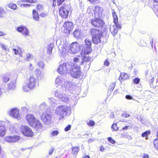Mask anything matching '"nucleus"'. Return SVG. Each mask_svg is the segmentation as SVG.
<instances>
[{"label":"nucleus","mask_w":158,"mask_h":158,"mask_svg":"<svg viewBox=\"0 0 158 158\" xmlns=\"http://www.w3.org/2000/svg\"><path fill=\"white\" fill-rule=\"evenodd\" d=\"M126 98L128 100H131L133 98L130 95H127L125 96Z\"/></svg>","instance_id":"obj_56"},{"label":"nucleus","mask_w":158,"mask_h":158,"mask_svg":"<svg viewBox=\"0 0 158 158\" xmlns=\"http://www.w3.org/2000/svg\"><path fill=\"white\" fill-rule=\"evenodd\" d=\"M47 15V14L45 13L42 12L40 14V16L43 17H45Z\"/></svg>","instance_id":"obj_55"},{"label":"nucleus","mask_w":158,"mask_h":158,"mask_svg":"<svg viewBox=\"0 0 158 158\" xmlns=\"http://www.w3.org/2000/svg\"><path fill=\"white\" fill-rule=\"evenodd\" d=\"M16 87V82H11L8 84L7 88L9 89H14Z\"/></svg>","instance_id":"obj_26"},{"label":"nucleus","mask_w":158,"mask_h":158,"mask_svg":"<svg viewBox=\"0 0 158 158\" xmlns=\"http://www.w3.org/2000/svg\"><path fill=\"white\" fill-rule=\"evenodd\" d=\"M9 114L13 118L19 120L21 119L19 110L17 108L12 109L9 112Z\"/></svg>","instance_id":"obj_9"},{"label":"nucleus","mask_w":158,"mask_h":158,"mask_svg":"<svg viewBox=\"0 0 158 158\" xmlns=\"http://www.w3.org/2000/svg\"><path fill=\"white\" fill-rule=\"evenodd\" d=\"M68 44L67 42H65L62 45H60L59 46V50L62 54H64L66 52Z\"/></svg>","instance_id":"obj_20"},{"label":"nucleus","mask_w":158,"mask_h":158,"mask_svg":"<svg viewBox=\"0 0 158 158\" xmlns=\"http://www.w3.org/2000/svg\"><path fill=\"white\" fill-rule=\"evenodd\" d=\"M20 137L17 135L8 136L4 138L5 140L7 142L10 143L16 142L19 140Z\"/></svg>","instance_id":"obj_12"},{"label":"nucleus","mask_w":158,"mask_h":158,"mask_svg":"<svg viewBox=\"0 0 158 158\" xmlns=\"http://www.w3.org/2000/svg\"><path fill=\"white\" fill-rule=\"evenodd\" d=\"M20 129L22 133L25 136L32 137L34 135V133L31 129L27 126L22 125L21 126Z\"/></svg>","instance_id":"obj_5"},{"label":"nucleus","mask_w":158,"mask_h":158,"mask_svg":"<svg viewBox=\"0 0 158 158\" xmlns=\"http://www.w3.org/2000/svg\"><path fill=\"white\" fill-rule=\"evenodd\" d=\"M155 147L157 149H158V139L155 138L153 141Z\"/></svg>","instance_id":"obj_42"},{"label":"nucleus","mask_w":158,"mask_h":158,"mask_svg":"<svg viewBox=\"0 0 158 158\" xmlns=\"http://www.w3.org/2000/svg\"><path fill=\"white\" fill-rule=\"evenodd\" d=\"M113 18L114 24L111 25L110 31L113 36H115L117 33L118 30L121 28L120 25L118 23V18L114 11L112 13Z\"/></svg>","instance_id":"obj_3"},{"label":"nucleus","mask_w":158,"mask_h":158,"mask_svg":"<svg viewBox=\"0 0 158 158\" xmlns=\"http://www.w3.org/2000/svg\"><path fill=\"white\" fill-rule=\"evenodd\" d=\"M91 32L92 37H94V36H101L102 35L101 31L95 28H92L91 30Z\"/></svg>","instance_id":"obj_22"},{"label":"nucleus","mask_w":158,"mask_h":158,"mask_svg":"<svg viewBox=\"0 0 158 158\" xmlns=\"http://www.w3.org/2000/svg\"><path fill=\"white\" fill-rule=\"evenodd\" d=\"M115 83H112L110 84L109 87V89L110 90L112 91L114 89L115 86Z\"/></svg>","instance_id":"obj_43"},{"label":"nucleus","mask_w":158,"mask_h":158,"mask_svg":"<svg viewBox=\"0 0 158 158\" xmlns=\"http://www.w3.org/2000/svg\"><path fill=\"white\" fill-rule=\"evenodd\" d=\"M104 150H105V148L103 146H100V150L101 151L103 152L104 151Z\"/></svg>","instance_id":"obj_64"},{"label":"nucleus","mask_w":158,"mask_h":158,"mask_svg":"<svg viewBox=\"0 0 158 158\" xmlns=\"http://www.w3.org/2000/svg\"><path fill=\"white\" fill-rule=\"evenodd\" d=\"M142 158H149V156L147 154H144L142 156Z\"/></svg>","instance_id":"obj_63"},{"label":"nucleus","mask_w":158,"mask_h":158,"mask_svg":"<svg viewBox=\"0 0 158 158\" xmlns=\"http://www.w3.org/2000/svg\"><path fill=\"white\" fill-rule=\"evenodd\" d=\"M1 47L2 49L5 51L7 50L6 46L4 45V44H2Z\"/></svg>","instance_id":"obj_61"},{"label":"nucleus","mask_w":158,"mask_h":158,"mask_svg":"<svg viewBox=\"0 0 158 158\" xmlns=\"http://www.w3.org/2000/svg\"><path fill=\"white\" fill-rule=\"evenodd\" d=\"M29 69L31 70H32L34 68V67L33 65L31 63L30 64L29 66Z\"/></svg>","instance_id":"obj_58"},{"label":"nucleus","mask_w":158,"mask_h":158,"mask_svg":"<svg viewBox=\"0 0 158 158\" xmlns=\"http://www.w3.org/2000/svg\"><path fill=\"white\" fill-rule=\"evenodd\" d=\"M87 124L90 126H92L94 125V122L93 121L90 120L89 122L87 123Z\"/></svg>","instance_id":"obj_51"},{"label":"nucleus","mask_w":158,"mask_h":158,"mask_svg":"<svg viewBox=\"0 0 158 158\" xmlns=\"http://www.w3.org/2000/svg\"><path fill=\"white\" fill-rule=\"evenodd\" d=\"M70 107L66 105H61L58 106L55 110V114L58 116L63 118L64 115H66L71 113Z\"/></svg>","instance_id":"obj_2"},{"label":"nucleus","mask_w":158,"mask_h":158,"mask_svg":"<svg viewBox=\"0 0 158 158\" xmlns=\"http://www.w3.org/2000/svg\"><path fill=\"white\" fill-rule=\"evenodd\" d=\"M84 47H83V48L82 49V52L81 54L82 55V54L85 55V54H88L92 51L91 47L89 46H87L86 45H84Z\"/></svg>","instance_id":"obj_21"},{"label":"nucleus","mask_w":158,"mask_h":158,"mask_svg":"<svg viewBox=\"0 0 158 158\" xmlns=\"http://www.w3.org/2000/svg\"><path fill=\"white\" fill-rule=\"evenodd\" d=\"M108 141L112 144H114L116 142L115 140L112 139L111 137H109L108 138Z\"/></svg>","instance_id":"obj_47"},{"label":"nucleus","mask_w":158,"mask_h":158,"mask_svg":"<svg viewBox=\"0 0 158 158\" xmlns=\"http://www.w3.org/2000/svg\"><path fill=\"white\" fill-rule=\"evenodd\" d=\"M37 10L38 11H42L44 10L43 6L40 4L38 5L37 6Z\"/></svg>","instance_id":"obj_44"},{"label":"nucleus","mask_w":158,"mask_h":158,"mask_svg":"<svg viewBox=\"0 0 158 158\" xmlns=\"http://www.w3.org/2000/svg\"><path fill=\"white\" fill-rule=\"evenodd\" d=\"M41 119L46 124H48L51 122V117L48 113L43 112L41 115Z\"/></svg>","instance_id":"obj_15"},{"label":"nucleus","mask_w":158,"mask_h":158,"mask_svg":"<svg viewBox=\"0 0 158 158\" xmlns=\"http://www.w3.org/2000/svg\"><path fill=\"white\" fill-rule=\"evenodd\" d=\"M56 83L58 85L65 87V85L66 83L65 79L61 76H58L56 79Z\"/></svg>","instance_id":"obj_19"},{"label":"nucleus","mask_w":158,"mask_h":158,"mask_svg":"<svg viewBox=\"0 0 158 158\" xmlns=\"http://www.w3.org/2000/svg\"><path fill=\"white\" fill-rule=\"evenodd\" d=\"M38 65L39 66L40 69L42 70L44 69V64L43 61H40L38 63Z\"/></svg>","instance_id":"obj_36"},{"label":"nucleus","mask_w":158,"mask_h":158,"mask_svg":"<svg viewBox=\"0 0 158 158\" xmlns=\"http://www.w3.org/2000/svg\"><path fill=\"white\" fill-rule=\"evenodd\" d=\"M73 28V23L71 22H66L63 25L64 32L66 33H70Z\"/></svg>","instance_id":"obj_8"},{"label":"nucleus","mask_w":158,"mask_h":158,"mask_svg":"<svg viewBox=\"0 0 158 158\" xmlns=\"http://www.w3.org/2000/svg\"><path fill=\"white\" fill-rule=\"evenodd\" d=\"M99 17L95 18L94 19H92L90 22L92 25L98 27H102L104 24V22Z\"/></svg>","instance_id":"obj_7"},{"label":"nucleus","mask_w":158,"mask_h":158,"mask_svg":"<svg viewBox=\"0 0 158 158\" xmlns=\"http://www.w3.org/2000/svg\"><path fill=\"white\" fill-rule=\"evenodd\" d=\"M23 90L26 92H27L32 89L30 88L27 83L23 85L22 87Z\"/></svg>","instance_id":"obj_30"},{"label":"nucleus","mask_w":158,"mask_h":158,"mask_svg":"<svg viewBox=\"0 0 158 158\" xmlns=\"http://www.w3.org/2000/svg\"><path fill=\"white\" fill-rule=\"evenodd\" d=\"M34 73L38 80H41L44 77V73L42 70L37 69L34 70Z\"/></svg>","instance_id":"obj_14"},{"label":"nucleus","mask_w":158,"mask_h":158,"mask_svg":"<svg viewBox=\"0 0 158 158\" xmlns=\"http://www.w3.org/2000/svg\"><path fill=\"white\" fill-rule=\"evenodd\" d=\"M59 133V131L57 130H54L52 131L51 133V137H54L57 136Z\"/></svg>","instance_id":"obj_39"},{"label":"nucleus","mask_w":158,"mask_h":158,"mask_svg":"<svg viewBox=\"0 0 158 158\" xmlns=\"http://www.w3.org/2000/svg\"><path fill=\"white\" fill-rule=\"evenodd\" d=\"M53 47V44H50L48 45L47 48V49L48 50L47 52L48 54H50L52 53Z\"/></svg>","instance_id":"obj_34"},{"label":"nucleus","mask_w":158,"mask_h":158,"mask_svg":"<svg viewBox=\"0 0 158 158\" xmlns=\"http://www.w3.org/2000/svg\"><path fill=\"white\" fill-rule=\"evenodd\" d=\"M29 81L37 85H38V82L36 81L33 75L31 76L30 77Z\"/></svg>","instance_id":"obj_32"},{"label":"nucleus","mask_w":158,"mask_h":158,"mask_svg":"<svg viewBox=\"0 0 158 158\" xmlns=\"http://www.w3.org/2000/svg\"><path fill=\"white\" fill-rule=\"evenodd\" d=\"M46 106V104L45 102H44L42 104H40L39 107L40 109H45V107Z\"/></svg>","instance_id":"obj_48"},{"label":"nucleus","mask_w":158,"mask_h":158,"mask_svg":"<svg viewBox=\"0 0 158 158\" xmlns=\"http://www.w3.org/2000/svg\"><path fill=\"white\" fill-rule=\"evenodd\" d=\"M65 0H57L58 5H60Z\"/></svg>","instance_id":"obj_54"},{"label":"nucleus","mask_w":158,"mask_h":158,"mask_svg":"<svg viewBox=\"0 0 158 158\" xmlns=\"http://www.w3.org/2000/svg\"><path fill=\"white\" fill-rule=\"evenodd\" d=\"M71 128V126L70 125H68L65 128L64 131H69Z\"/></svg>","instance_id":"obj_53"},{"label":"nucleus","mask_w":158,"mask_h":158,"mask_svg":"<svg viewBox=\"0 0 158 158\" xmlns=\"http://www.w3.org/2000/svg\"><path fill=\"white\" fill-rule=\"evenodd\" d=\"M26 119L28 123L31 126L34 125L35 122L38 120L34 115L30 114L26 116Z\"/></svg>","instance_id":"obj_10"},{"label":"nucleus","mask_w":158,"mask_h":158,"mask_svg":"<svg viewBox=\"0 0 158 158\" xmlns=\"http://www.w3.org/2000/svg\"><path fill=\"white\" fill-rule=\"evenodd\" d=\"M26 83L31 89L34 88L35 86L37 85H36L34 84L33 83H31L29 81H28V82H27Z\"/></svg>","instance_id":"obj_41"},{"label":"nucleus","mask_w":158,"mask_h":158,"mask_svg":"<svg viewBox=\"0 0 158 158\" xmlns=\"http://www.w3.org/2000/svg\"><path fill=\"white\" fill-rule=\"evenodd\" d=\"M85 60H82V61L80 62L79 65H81L83 64L85 65V70H88L90 67L91 64V59L90 58L88 57H85L84 59Z\"/></svg>","instance_id":"obj_17"},{"label":"nucleus","mask_w":158,"mask_h":158,"mask_svg":"<svg viewBox=\"0 0 158 158\" xmlns=\"http://www.w3.org/2000/svg\"><path fill=\"white\" fill-rule=\"evenodd\" d=\"M73 62L75 63L73 65L72 64V67H73L74 65H78L80 67V65L79 64L81 62H79V59L77 57H74L73 59Z\"/></svg>","instance_id":"obj_38"},{"label":"nucleus","mask_w":158,"mask_h":158,"mask_svg":"<svg viewBox=\"0 0 158 158\" xmlns=\"http://www.w3.org/2000/svg\"><path fill=\"white\" fill-rule=\"evenodd\" d=\"M57 71L61 75L66 74L67 73H71L74 78H81L82 77L80 67L74 65L72 67V64L71 62L60 64Z\"/></svg>","instance_id":"obj_1"},{"label":"nucleus","mask_w":158,"mask_h":158,"mask_svg":"<svg viewBox=\"0 0 158 158\" xmlns=\"http://www.w3.org/2000/svg\"><path fill=\"white\" fill-rule=\"evenodd\" d=\"M55 96L56 98H59L60 100L66 102L68 100V96L64 94H61L60 91L57 90L55 92Z\"/></svg>","instance_id":"obj_11"},{"label":"nucleus","mask_w":158,"mask_h":158,"mask_svg":"<svg viewBox=\"0 0 158 158\" xmlns=\"http://www.w3.org/2000/svg\"><path fill=\"white\" fill-rule=\"evenodd\" d=\"M112 128L114 131H117L118 129V127L117 126V124L115 123L113 124Z\"/></svg>","instance_id":"obj_49"},{"label":"nucleus","mask_w":158,"mask_h":158,"mask_svg":"<svg viewBox=\"0 0 158 158\" xmlns=\"http://www.w3.org/2000/svg\"><path fill=\"white\" fill-rule=\"evenodd\" d=\"M92 39L91 37H88L85 40V43L87 46L91 47L92 44Z\"/></svg>","instance_id":"obj_29"},{"label":"nucleus","mask_w":158,"mask_h":158,"mask_svg":"<svg viewBox=\"0 0 158 158\" xmlns=\"http://www.w3.org/2000/svg\"><path fill=\"white\" fill-rule=\"evenodd\" d=\"M94 6H90L88 8L87 13L91 16L94 15Z\"/></svg>","instance_id":"obj_25"},{"label":"nucleus","mask_w":158,"mask_h":158,"mask_svg":"<svg viewBox=\"0 0 158 158\" xmlns=\"http://www.w3.org/2000/svg\"><path fill=\"white\" fill-rule=\"evenodd\" d=\"M50 104L52 105L55 106V99L52 98H50L49 99Z\"/></svg>","instance_id":"obj_46"},{"label":"nucleus","mask_w":158,"mask_h":158,"mask_svg":"<svg viewBox=\"0 0 158 158\" xmlns=\"http://www.w3.org/2000/svg\"><path fill=\"white\" fill-rule=\"evenodd\" d=\"M31 55L29 53H27L26 54V58L27 60H28L31 57Z\"/></svg>","instance_id":"obj_57"},{"label":"nucleus","mask_w":158,"mask_h":158,"mask_svg":"<svg viewBox=\"0 0 158 158\" xmlns=\"http://www.w3.org/2000/svg\"><path fill=\"white\" fill-rule=\"evenodd\" d=\"M105 65L108 66L109 65L110 62L109 61L106 60L104 63Z\"/></svg>","instance_id":"obj_60"},{"label":"nucleus","mask_w":158,"mask_h":158,"mask_svg":"<svg viewBox=\"0 0 158 158\" xmlns=\"http://www.w3.org/2000/svg\"><path fill=\"white\" fill-rule=\"evenodd\" d=\"M17 31L25 36L29 35V32L27 28L24 26H20L16 28Z\"/></svg>","instance_id":"obj_16"},{"label":"nucleus","mask_w":158,"mask_h":158,"mask_svg":"<svg viewBox=\"0 0 158 158\" xmlns=\"http://www.w3.org/2000/svg\"><path fill=\"white\" fill-rule=\"evenodd\" d=\"M8 7L14 10H16L17 8V5L13 3H10L8 4Z\"/></svg>","instance_id":"obj_37"},{"label":"nucleus","mask_w":158,"mask_h":158,"mask_svg":"<svg viewBox=\"0 0 158 158\" xmlns=\"http://www.w3.org/2000/svg\"><path fill=\"white\" fill-rule=\"evenodd\" d=\"M79 148L77 147H73L72 149V153L74 154H77L78 152Z\"/></svg>","instance_id":"obj_40"},{"label":"nucleus","mask_w":158,"mask_h":158,"mask_svg":"<svg viewBox=\"0 0 158 158\" xmlns=\"http://www.w3.org/2000/svg\"><path fill=\"white\" fill-rule=\"evenodd\" d=\"M80 45L77 42L72 43L69 46L70 52L73 54L77 53L80 51Z\"/></svg>","instance_id":"obj_6"},{"label":"nucleus","mask_w":158,"mask_h":158,"mask_svg":"<svg viewBox=\"0 0 158 158\" xmlns=\"http://www.w3.org/2000/svg\"><path fill=\"white\" fill-rule=\"evenodd\" d=\"M9 123L8 121H1V136H3L5 134L7 127Z\"/></svg>","instance_id":"obj_13"},{"label":"nucleus","mask_w":158,"mask_h":158,"mask_svg":"<svg viewBox=\"0 0 158 158\" xmlns=\"http://www.w3.org/2000/svg\"><path fill=\"white\" fill-rule=\"evenodd\" d=\"M101 36H95L92 38L93 43L95 44H98L101 41Z\"/></svg>","instance_id":"obj_24"},{"label":"nucleus","mask_w":158,"mask_h":158,"mask_svg":"<svg viewBox=\"0 0 158 158\" xmlns=\"http://www.w3.org/2000/svg\"><path fill=\"white\" fill-rule=\"evenodd\" d=\"M74 36L76 38H77L79 37L81 35V32L80 30L79 29L76 30L73 33Z\"/></svg>","instance_id":"obj_31"},{"label":"nucleus","mask_w":158,"mask_h":158,"mask_svg":"<svg viewBox=\"0 0 158 158\" xmlns=\"http://www.w3.org/2000/svg\"><path fill=\"white\" fill-rule=\"evenodd\" d=\"M31 4H23L20 5V7H27L28 6H31Z\"/></svg>","instance_id":"obj_52"},{"label":"nucleus","mask_w":158,"mask_h":158,"mask_svg":"<svg viewBox=\"0 0 158 158\" xmlns=\"http://www.w3.org/2000/svg\"><path fill=\"white\" fill-rule=\"evenodd\" d=\"M32 13L33 17L34 19L36 21H38L39 19V15L35 10H33Z\"/></svg>","instance_id":"obj_28"},{"label":"nucleus","mask_w":158,"mask_h":158,"mask_svg":"<svg viewBox=\"0 0 158 158\" xmlns=\"http://www.w3.org/2000/svg\"><path fill=\"white\" fill-rule=\"evenodd\" d=\"M139 81H140L139 79L138 78H136L133 80V82L134 83H135L136 84H138L139 83Z\"/></svg>","instance_id":"obj_50"},{"label":"nucleus","mask_w":158,"mask_h":158,"mask_svg":"<svg viewBox=\"0 0 158 158\" xmlns=\"http://www.w3.org/2000/svg\"><path fill=\"white\" fill-rule=\"evenodd\" d=\"M54 150L53 148H52L51 149L49 150V153L50 155H51L52 154Z\"/></svg>","instance_id":"obj_62"},{"label":"nucleus","mask_w":158,"mask_h":158,"mask_svg":"<svg viewBox=\"0 0 158 158\" xmlns=\"http://www.w3.org/2000/svg\"><path fill=\"white\" fill-rule=\"evenodd\" d=\"M12 52L14 53L15 55H17L19 54V55L21 56L22 55H21V49H12Z\"/></svg>","instance_id":"obj_35"},{"label":"nucleus","mask_w":158,"mask_h":158,"mask_svg":"<svg viewBox=\"0 0 158 158\" xmlns=\"http://www.w3.org/2000/svg\"><path fill=\"white\" fill-rule=\"evenodd\" d=\"M70 9V6L68 4L61 6L59 10L60 15L63 18H67L68 17Z\"/></svg>","instance_id":"obj_4"},{"label":"nucleus","mask_w":158,"mask_h":158,"mask_svg":"<svg viewBox=\"0 0 158 158\" xmlns=\"http://www.w3.org/2000/svg\"><path fill=\"white\" fill-rule=\"evenodd\" d=\"M128 78V76L127 74L125 73H121L119 79L120 81L122 80H126Z\"/></svg>","instance_id":"obj_27"},{"label":"nucleus","mask_w":158,"mask_h":158,"mask_svg":"<svg viewBox=\"0 0 158 158\" xmlns=\"http://www.w3.org/2000/svg\"><path fill=\"white\" fill-rule=\"evenodd\" d=\"M34 125L31 126L34 127L38 131H40L42 130L43 127V126L38 119L36 121V122H35Z\"/></svg>","instance_id":"obj_23"},{"label":"nucleus","mask_w":158,"mask_h":158,"mask_svg":"<svg viewBox=\"0 0 158 158\" xmlns=\"http://www.w3.org/2000/svg\"><path fill=\"white\" fill-rule=\"evenodd\" d=\"M36 2V0H27V3H34Z\"/></svg>","instance_id":"obj_59"},{"label":"nucleus","mask_w":158,"mask_h":158,"mask_svg":"<svg viewBox=\"0 0 158 158\" xmlns=\"http://www.w3.org/2000/svg\"><path fill=\"white\" fill-rule=\"evenodd\" d=\"M2 81L5 82H6L10 80L9 75L7 74H5L2 75Z\"/></svg>","instance_id":"obj_33"},{"label":"nucleus","mask_w":158,"mask_h":158,"mask_svg":"<svg viewBox=\"0 0 158 158\" xmlns=\"http://www.w3.org/2000/svg\"><path fill=\"white\" fill-rule=\"evenodd\" d=\"M102 9L98 6H94V17L95 18L101 17L102 16Z\"/></svg>","instance_id":"obj_18"},{"label":"nucleus","mask_w":158,"mask_h":158,"mask_svg":"<svg viewBox=\"0 0 158 158\" xmlns=\"http://www.w3.org/2000/svg\"><path fill=\"white\" fill-rule=\"evenodd\" d=\"M150 133L149 131H147L143 133L141 135L143 137H147L148 135L150 134Z\"/></svg>","instance_id":"obj_45"}]
</instances>
